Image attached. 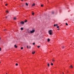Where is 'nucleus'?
I'll list each match as a JSON object with an SVG mask.
<instances>
[{
  "mask_svg": "<svg viewBox=\"0 0 74 74\" xmlns=\"http://www.w3.org/2000/svg\"><path fill=\"white\" fill-rule=\"evenodd\" d=\"M21 30H23V28L21 27Z\"/></svg>",
  "mask_w": 74,
  "mask_h": 74,
  "instance_id": "obj_8",
  "label": "nucleus"
},
{
  "mask_svg": "<svg viewBox=\"0 0 74 74\" xmlns=\"http://www.w3.org/2000/svg\"><path fill=\"white\" fill-rule=\"evenodd\" d=\"M21 49H23V47H22L21 48Z\"/></svg>",
  "mask_w": 74,
  "mask_h": 74,
  "instance_id": "obj_27",
  "label": "nucleus"
},
{
  "mask_svg": "<svg viewBox=\"0 0 74 74\" xmlns=\"http://www.w3.org/2000/svg\"><path fill=\"white\" fill-rule=\"evenodd\" d=\"M18 64L17 63H16V65L17 66H18Z\"/></svg>",
  "mask_w": 74,
  "mask_h": 74,
  "instance_id": "obj_19",
  "label": "nucleus"
},
{
  "mask_svg": "<svg viewBox=\"0 0 74 74\" xmlns=\"http://www.w3.org/2000/svg\"><path fill=\"white\" fill-rule=\"evenodd\" d=\"M66 26H68V24H67V23H66Z\"/></svg>",
  "mask_w": 74,
  "mask_h": 74,
  "instance_id": "obj_22",
  "label": "nucleus"
},
{
  "mask_svg": "<svg viewBox=\"0 0 74 74\" xmlns=\"http://www.w3.org/2000/svg\"><path fill=\"white\" fill-rule=\"evenodd\" d=\"M36 5V4L35 3H33L32 5V7H33L34 6Z\"/></svg>",
  "mask_w": 74,
  "mask_h": 74,
  "instance_id": "obj_4",
  "label": "nucleus"
},
{
  "mask_svg": "<svg viewBox=\"0 0 74 74\" xmlns=\"http://www.w3.org/2000/svg\"><path fill=\"white\" fill-rule=\"evenodd\" d=\"M21 0V1H23V0Z\"/></svg>",
  "mask_w": 74,
  "mask_h": 74,
  "instance_id": "obj_36",
  "label": "nucleus"
},
{
  "mask_svg": "<svg viewBox=\"0 0 74 74\" xmlns=\"http://www.w3.org/2000/svg\"><path fill=\"white\" fill-rule=\"evenodd\" d=\"M5 29L4 30V31H5Z\"/></svg>",
  "mask_w": 74,
  "mask_h": 74,
  "instance_id": "obj_35",
  "label": "nucleus"
},
{
  "mask_svg": "<svg viewBox=\"0 0 74 74\" xmlns=\"http://www.w3.org/2000/svg\"><path fill=\"white\" fill-rule=\"evenodd\" d=\"M51 66H53V63H51Z\"/></svg>",
  "mask_w": 74,
  "mask_h": 74,
  "instance_id": "obj_17",
  "label": "nucleus"
},
{
  "mask_svg": "<svg viewBox=\"0 0 74 74\" xmlns=\"http://www.w3.org/2000/svg\"><path fill=\"white\" fill-rule=\"evenodd\" d=\"M58 25L57 24H54V27H55V26H58Z\"/></svg>",
  "mask_w": 74,
  "mask_h": 74,
  "instance_id": "obj_5",
  "label": "nucleus"
},
{
  "mask_svg": "<svg viewBox=\"0 0 74 74\" xmlns=\"http://www.w3.org/2000/svg\"><path fill=\"white\" fill-rule=\"evenodd\" d=\"M63 74H64V73L63 72Z\"/></svg>",
  "mask_w": 74,
  "mask_h": 74,
  "instance_id": "obj_38",
  "label": "nucleus"
},
{
  "mask_svg": "<svg viewBox=\"0 0 74 74\" xmlns=\"http://www.w3.org/2000/svg\"><path fill=\"white\" fill-rule=\"evenodd\" d=\"M1 48L0 47V51H1Z\"/></svg>",
  "mask_w": 74,
  "mask_h": 74,
  "instance_id": "obj_30",
  "label": "nucleus"
},
{
  "mask_svg": "<svg viewBox=\"0 0 74 74\" xmlns=\"http://www.w3.org/2000/svg\"><path fill=\"white\" fill-rule=\"evenodd\" d=\"M43 5H41V7H43Z\"/></svg>",
  "mask_w": 74,
  "mask_h": 74,
  "instance_id": "obj_20",
  "label": "nucleus"
},
{
  "mask_svg": "<svg viewBox=\"0 0 74 74\" xmlns=\"http://www.w3.org/2000/svg\"><path fill=\"white\" fill-rule=\"evenodd\" d=\"M0 63H1V62H0Z\"/></svg>",
  "mask_w": 74,
  "mask_h": 74,
  "instance_id": "obj_37",
  "label": "nucleus"
},
{
  "mask_svg": "<svg viewBox=\"0 0 74 74\" xmlns=\"http://www.w3.org/2000/svg\"><path fill=\"white\" fill-rule=\"evenodd\" d=\"M54 13V12H52V14H53Z\"/></svg>",
  "mask_w": 74,
  "mask_h": 74,
  "instance_id": "obj_31",
  "label": "nucleus"
},
{
  "mask_svg": "<svg viewBox=\"0 0 74 74\" xmlns=\"http://www.w3.org/2000/svg\"><path fill=\"white\" fill-rule=\"evenodd\" d=\"M14 20H16V17H14Z\"/></svg>",
  "mask_w": 74,
  "mask_h": 74,
  "instance_id": "obj_10",
  "label": "nucleus"
},
{
  "mask_svg": "<svg viewBox=\"0 0 74 74\" xmlns=\"http://www.w3.org/2000/svg\"><path fill=\"white\" fill-rule=\"evenodd\" d=\"M6 18H7V16H6Z\"/></svg>",
  "mask_w": 74,
  "mask_h": 74,
  "instance_id": "obj_32",
  "label": "nucleus"
},
{
  "mask_svg": "<svg viewBox=\"0 0 74 74\" xmlns=\"http://www.w3.org/2000/svg\"><path fill=\"white\" fill-rule=\"evenodd\" d=\"M47 66L48 67H49V63H48Z\"/></svg>",
  "mask_w": 74,
  "mask_h": 74,
  "instance_id": "obj_7",
  "label": "nucleus"
},
{
  "mask_svg": "<svg viewBox=\"0 0 74 74\" xmlns=\"http://www.w3.org/2000/svg\"><path fill=\"white\" fill-rule=\"evenodd\" d=\"M0 40H1V38H0Z\"/></svg>",
  "mask_w": 74,
  "mask_h": 74,
  "instance_id": "obj_34",
  "label": "nucleus"
},
{
  "mask_svg": "<svg viewBox=\"0 0 74 74\" xmlns=\"http://www.w3.org/2000/svg\"><path fill=\"white\" fill-rule=\"evenodd\" d=\"M27 22V20H25V23Z\"/></svg>",
  "mask_w": 74,
  "mask_h": 74,
  "instance_id": "obj_15",
  "label": "nucleus"
},
{
  "mask_svg": "<svg viewBox=\"0 0 74 74\" xmlns=\"http://www.w3.org/2000/svg\"><path fill=\"white\" fill-rule=\"evenodd\" d=\"M62 48H63V49L64 48V46H62Z\"/></svg>",
  "mask_w": 74,
  "mask_h": 74,
  "instance_id": "obj_18",
  "label": "nucleus"
},
{
  "mask_svg": "<svg viewBox=\"0 0 74 74\" xmlns=\"http://www.w3.org/2000/svg\"><path fill=\"white\" fill-rule=\"evenodd\" d=\"M24 23H25L23 21H21L20 23L21 25H24Z\"/></svg>",
  "mask_w": 74,
  "mask_h": 74,
  "instance_id": "obj_3",
  "label": "nucleus"
},
{
  "mask_svg": "<svg viewBox=\"0 0 74 74\" xmlns=\"http://www.w3.org/2000/svg\"><path fill=\"white\" fill-rule=\"evenodd\" d=\"M14 47L15 48H17V46H16V45H14Z\"/></svg>",
  "mask_w": 74,
  "mask_h": 74,
  "instance_id": "obj_9",
  "label": "nucleus"
},
{
  "mask_svg": "<svg viewBox=\"0 0 74 74\" xmlns=\"http://www.w3.org/2000/svg\"><path fill=\"white\" fill-rule=\"evenodd\" d=\"M33 45H35V43H33Z\"/></svg>",
  "mask_w": 74,
  "mask_h": 74,
  "instance_id": "obj_25",
  "label": "nucleus"
},
{
  "mask_svg": "<svg viewBox=\"0 0 74 74\" xmlns=\"http://www.w3.org/2000/svg\"><path fill=\"white\" fill-rule=\"evenodd\" d=\"M40 47H41V46H37V47L38 48H40Z\"/></svg>",
  "mask_w": 74,
  "mask_h": 74,
  "instance_id": "obj_13",
  "label": "nucleus"
},
{
  "mask_svg": "<svg viewBox=\"0 0 74 74\" xmlns=\"http://www.w3.org/2000/svg\"><path fill=\"white\" fill-rule=\"evenodd\" d=\"M57 28H59V26H57Z\"/></svg>",
  "mask_w": 74,
  "mask_h": 74,
  "instance_id": "obj_24",
  "label": "nucleus"
},
{
  "mask_svg": "<svg viewBox=\"0 0 74 74\" xmlns=\"http://www.w3.org/2000/svg\"><path fill=\"white\" fill-rule=\"evenodd\" d=\"M35 32V30H34V29L32 31H31L30 32V33H34Z\"/></svg>",
  "mask_w": 74,
  "mask_h": 74,
  "instance_id": "obj_2",
  "label": "nucleus"
},
{
  "mask_svg": "<svg viewBox=\"0 0 74 74\" xmlns=\"http://www.w3.org/2000/svg\"><path fill=\"white\" fill-rule=\"evenodd\" d=\"M30 48H31V46H29V49H30Z\"/></svg>",
  "mask_w": 74,
  "mask_h": 74,
  "instance_id": "obj_26",
  "label": "nucleus"
},
{
  "mask_svg": "<svg viewBox=\"0 0 74 74\" xmlns=\"http://www.w3.org/2000/svg\"><path fill=\"white\" fill-rule=\"evenodd\" d=\"M6 12H7V13H8L9 12H8V11H6Z\"/></svg>",
  "mask_w": 74,
  "mask_h": 74,
  "instance_id": "obj_21",
  "label": "nucleus"
},
{
  "mask_svg": "<svg viewBox=\"0 0 74 74\" xmlns=\"http://www.w3.org/2000/svg\"><path fill=\"white\" fill-rule=\"evenodd\" d=\"M49 33L50 35H52V30H50L49 31Z\"/></svg>",
  "mask_w": 74,
  "mask_h": 74,
  "instance_id": "obj_1",
  "label": "nucleus"
},
{
  "mask_svg": "<svg viewBox=\"0 0 74 74\" xmlns=\"http://www.w3.org/2000/svg\"><path fill=\"white\" fill-rule=\"evenodd\" d=\"M32 14L33 15H34V13H32Z\"/></svg>",
  "mask_w": 74,
  "mask_h": 74,
  "instance_id": "obj_29",
  "label": "nucleus"
},
{
  "mask_svg": "<svg viewBox=\"0 0 74 74\" xmlns=\"http://www.w3.org/2000/svg\"><path fill=\"white\" fill-rule=\"evenodd\" d=\"M70 67L71 68H72V69H73V66H72V65H71V66H70Z\"/></svg>",
  "mask_w": 74,
  "mask_h": 74,
  "instance_id": "obj_6",
  "label": "nucleus"
},
{
  "mask_svg": "<svg viewBox=\"0 0 74 74\" xmlns=\"http://www.w3.org/2000/svg\"><path fill=\"white\" fill-rule=\"evenodd\" d=\"M32 54H34L35 53V51H34V52H32Z\"/></svg>",
  "mask_w": 74,
  "mask_h": 74,
  "instance_id": "obj_11",
  "label": "nucleus"
},
{
  "mask_svg": "<svg viewBox=\"0 0 74 74\" xmlns=\"http://www.w3.org/2000/svg\"><path fill=\"white\" fill-rule=\"evenodd\" d=\"M57 30H59V28L58 29H57Z\"/></svg>",
  "mask_w": 74,
  "mask_h": 74,
  "instance_id": "obj_33",
  "label": "nucleus"
},
{
  "mask_svg": "<svg viewBox=\"0 0 74 74\" xmlns=\"http://www.w3.org/2000/svg\"><path fill=\"white\" fill-rule=\"evenodd\" d=\"M27 49H29V46H27Z\"/></svg>",
  "mask_w": 74,
  "mask_h": 74,
  "instance_id": "obj_23",
  "label": "nucleus"
},
{
  "mask_svg": "<svg viewBox=\"0 0 74 74\" xmlns=\"http://www.w3.org/2000/svg\"><path fill=\"white\" fill-rule=\"evenodd\" d=\"M52 61L53 62H55V60H52Z\"/></svg>",
  "mask_w": 74,
  "mask_h": 74,
  "instance_id": "obj_14",
  "label": "nucleus"
},
{
  "mask_svg": "<svg viewBox=\"0 0 74 74\" xmlns=\"http://www.w3.org/2000/svg\"><path fill=\"white\" fill-rule=\"evenodd\" d=\"M8 5V4H6L5 5L6 6H7V5Z\"/></svg>",
  "mask_w": 74,
  "mask_h": 74,
  "instance_id": "obj_28",
  "label": "nucleus"
},
{
  "mask_svg": "<svg viewBox=\"0 0 74 74\" xmlns=\"http://www.w3.org/2000/svg\"><path fill=\"white\" fill-rule=\"evenodd\" d=\"M47 41H50V39H47Z\"/></svg>",
  "mask_w": 74,
  "mask_h": 74,
  "instance_id": "obj_12",
  "label": "nucleus"
},
{
  "mask_svg": "<svg viewBox=\"0 0 74 74\" xmlns=\"http://www.w3.org/2000/svg\"><path fill=\"white\" fill-rule=\"evenodd\" d=\"M25 4H26V5H28V4L27 3H25Z\"/></svg>",
  "mask_w": 74,
  "mask_h": 74,
  "instance_id": "obj_16",
  "label": "nucleus"
}]
</instances>
